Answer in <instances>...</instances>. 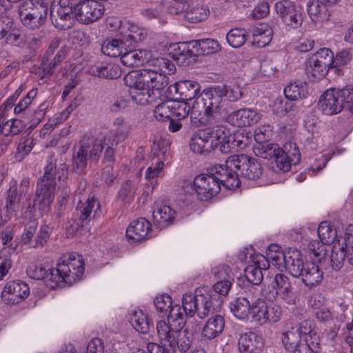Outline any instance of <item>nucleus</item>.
Segmentation results:
<instances>
[{"instance_id":"f257e3e1","label":"nucleus","mask_w":353,"mask_h":353,"mask_svg":"<svg viewBox=\"0 0 353 353\" xmlns=\"http://www.w3.org/2000/svg\"><path fill=\"white\" fill-rule=\"evenodd\" d=\"M243 88L237 84L223 88L216 86L202 90L192 106V109L203 114L199 122L203 125L214 124L223 121L227 114L224 108L223 97L225 96L232 102L239 101L243 97Z\"/></svg>"},{"instance_id":"f03ea898","label":"nucleus","mask_w":353,"mask_h":353,"mask_svg":"<svg viewBox=\"0 0 353 353\" xmlns=\"http://www.w3.org/2000/svg\"><path fill=\"white\" fill-rule=\"evenodd\" d=\"M222 165H215L214 172L210 174H199L193 181L194 189L201 201H208L221 190V185L228 190L238 188L239 181L230 176Z\"/></svg>"},{"instance_id":"7ed1b4c3","label":"nucleus","mask_w":353,"mask_h":353,"mask_svg":"<svg viewBox=\"0 0 353 353\" xmlns=\"http://www.w3.org/2000/svg\"><path fill=\"white\" fill-rule=\"evenodd\" d=\"M67 165L61 163L58 167L52 160L48 161L45 168V172L37 185L36 199L34 205H39V210L42 213H48L53 202L57 183L67 172Z\"/></svg>"},{"instance_id":"20e7f679","label":"nucleus","mask_w":353,"mask_h":353,"mask_svg":"<svg viewBox=\"0 0 353 353\" xmlns=\"http://www.w3.org/2000/svg\"><path fill=\"white\" fill-rule=\"evenodd\" d=\"M225 169L231 178L239 181L238 188L241 186L239 176L248 180H257L263 173V167L259 161L248 154H239L230 156L225 161Z\"/></svg>"},{"instance_id":"39448f33","label":"nucleus","mask_w":353,"mask_h":353,"mask_svg":"<svg viewBox=\"0 0 353 353\" xmlns=\"http://www.w3.org/2000/svg\"><path fill=\"white\" fill-rule=\"evenodd\" d=\"M103 149L101 141L83 137L79 145L74 148L72 170L79 174H85L88 163L92 165L98 163Z\"/></svg>"},{"instance_id":"423d86ee","label":"nucleus","mask_w":353,"mask_h":353,"mask_svg":"<svg viewBox=\"0 0 353 353\" xmlns=\"http://www.w3.org/2000/svg\"><path fill=\"white\" fill-rule=\"evenodd\" d=\"M353 103V88L347 85L342 89L327 90L319 101V109L327 115L336 114L343 109L350 110Z\"/></svg>"},{"instance_id":"0eeeda50","label":"nucleus","mask_w":353,"mask_h":353,"mask_svg":"<svg viewBox=\"0 0 353 353\" xmlns=\"http://www.w3.org/2000/svg\"><path fill=\"white\" fill-rule=\"evenodd\" d=\"M71 266H75V264H70ZM70 265L57 264V268L46 270L41 265L37 264H30L28 265L26 272L28 276L32 279L43 280L48 286L52 289L58 287L61 281L71 282L68 275L70 272Z\"/></svg>"},{"instance_id":"6e6552de","label":"nucleus","mask_w":353,"mask_h":353,"mask_svg":"<svg viewBox=\"0 0 353 353\" xmlns=\"http://www.w3.org/2000/svg\"><path fill=\"white\" fill-rule=\"evenodd\" d=\"M48 4L44 1H24L19 6L18 14L21 23L29 29L39 28L46 22Z\"/></svg>"},{"instance_id":"1a4fd4ad","label":"nucleus","mask_w":353,"mask_h":353,"mask_svg":"<svg viewBox=\"0 0 353 353\" xmlns=\"http://www.w3.org/2000/svg\"><path fill=\"white\" fill-rule=\"evenodd\" d=\"M74 17L82 24H89L99 19L104 13L103 5L97 0H79L73 8Z\"/></svg>"},{"instance_id":"9d476101","label":"nucleus","mask_w":353,"mask_h":353,"mask_svg":"<svg viewBox=\"0 0 353 353\" xmlns=\"http://www.w3.org/2000/svg\"><path fill=\"white\" fill-rule=\"evenodd\" d=\"M274 7L285 26L293 29L301 26L303 22V14L301 10L299 9L293 1L288 0L278 1Z\"/></svg>"},{"instance_id":"9b49d317","label":"nucleus","mask_w":353,"mask_h":353,"mask_svg":"<svg viewBox=\"0 0 353 353\" xmlns=\"http://www.w3.org/2000/svg\"><path fill=\"white\" fill-rule=\"evenodd\" d=\"M30 181L28 178H23L19 187L15 182L11 183L6 192L5 208L7 215L16 216L17 212L21 207V201L28 192Z\"/></svg>"},{"instance_id":"f8f14e48","label":"nucleus","mask_w":353,"mask_h":353,"mask_svg":"<svg viewBox=\"0 0 353 353\" xmlns=\"http://www.w3.org/2000/svg\"><path fill=\"white\" fill-rule=\"evenodd\" d=\"M163 68H145L139 71V85H145L154 93V90H163L169 84V77Z\"/></svg>"},{"instance_id":"ddd939ff","label":"nucleus","mask_w":353,"mask_h":353,"mask_svg":"<svg viewBox=\"0 0 353 353\" xmlns=\"http://www.w3.org/2000/svg\"><path fill=\"white\" fill-rule=\"evenodd\" d=\"M124 81L130 88V95L134 102L141 105L149 103L153 93L147 85H139V71L128 74Z\"/></svg>"},{"instance_id":"4468645a","label":"nucleus","mask_w":353,"mask_h":353,"mask_svg":"<svg viewBox=\"0 0 353 353\" xmlns=\"http://www.w3.org/2000/svg\"><path fill=\"white\" fill-rule=\"evenodd\" d=\"M301 154L299 149L294 143L285 144L283 149L276 154L273 161L276 168L283 172L290 170L292 165H296L299 163Z\"/></svg>"},{"instance_id":"2eb2a0df","label":"nucleus","mask_w":353,"mask_h":353,"mask_svg":"<svg viewBox=\"0 0 353 353\" xmlns=\"http://www.w3.org/2000/svg\"><path fill=\"white\" fill-rule=\"evenodd\" d=\"M253 319L260 325L273 323L279 321L282 309L279 305H268L264 301H259L252 310Z\"/></svg>"},{"instance_id":"dca6fc26","label":"nucleus","mask_w":353,"mask_h":353,"mask_svg":"<svg viewBox=\"0 0 353 353\" xmlns=\"http://www.w3.org/2000/svg\"><path fill=\"white\" fill-rule=\"evenodd\" d=\"M29 293L30 288L25 282L14 281L5 285L1 299L6 304H15L27 298Z\"/></svg>"},{"instance_id":"f3484780","label":"nucleus","mask_w":353,"mask_h":353,"mask_svg":"<svg viewBox=\"0 0 353 353\" xmlns=\"http://www.w3.org/2000/svg\"><path fill=\"white\" fill-rule=\"evenodd\" d=\"M261 115L256 110L250 108H243L228 114L224 117L228 123L233 126L245 127L254 125L259 121Z\"/></svg>"},{"instance_id":"a211bd4d","label":"nucleus","mask_w":353,"mask_h":353,"mask_svg":"<svg viewBox=\"0 0 353 353\" xmlns=\"http://www.w3.org/2000/svg\"><path fill=\"white\" fill-rule=\"evenodd\" d=\"M196 53L192 41L173 43L170 46V54L179 64L189 65L196 60Z\"/></svg>"},{"instance_id":"6ab92c4d","label":"nucleus","mask_w":353,"mask_h":353,"mask_svg":"<svg viewBox=\"0 0 353 353\" xmlns=\"http://www.w3.org/2000/svg\"><path fill=\"white\" fill-rule=\"evenodd\" d=\"M238 345L241 353H261L264 343L260 334L249 332L241 335Z\"/></svg>"},{"instance_id":"aec40b11","label":"nucleus","mask_w":353,"mask_h":353,"mask_svg":"<svg viewBox=\"0 0 353 353\" xmlns=\"http://www.w3.org/2000/svg\"><path fill=\"white\" fill-rule=\"evenodd\" d=\"M151 224L144 218L133 221L126 230V236L137 242L152 237Z\"/></svg>"},{"instance_id":"412c9836","label":"nucleus","mask_w":353,"mask_h":353,"mask_svg":"<svg viewBox=\"0 0 353 353\" xmlns=\"http://www.w3.org/2000/svg\"><path fill=\"white\" fill-rule=\"evenodd\" d=\"M50 17L54 26L60 30L70 28L76 19L72 8H50Z\"/></svg>"},{"instance_id":"4be33fe9","label":"nucleus","mask_w":353,"mask_h":353,"mask_svg":"<svg viewBox=\"0 0 353 353\" xmlns=\"http://www.w3.org/2000/svg\"><path fill=\"white\" fill-rule=\"evenodd\" d=\"M211 131L200 130L194 134L190 141V150L197 154H208L214 150L213 143H211Z\"/></svg>"},{"instance_id":"5701e85b","label":"nucleus","mask_w":353,"mask_h":353,"mask_svg":"<svg viewBox=\"0 0 353 353\" xmlns=\"http://www.w3.org/2000/svg\"><path fill=\"white\" fill-rule=\"evenodd\" d=\"M174 88L180 99L183 101H190L195 99V101L201 94L200 84L195 81L183 80L175 83L170 87Z\"/></svg>"},{"instance_id":"b1692460","label":"nucleus","mask_w":353,"mask_h":353,"mask_svg":"<svg viewBox=\"0 0 353 353\" xmlns=\"http://www.w3.org/2000/svg\"><path fill=\"white\" fill-rule=\"evenodd\" d=\"M279 25L272 21L268 24H260L259 27L254 28L252 30L253 43L258 48H263L271 41L273 32L277 30Z\"/></svg>"},{"instance_id":"393cba45","label":"nucleus","mask_w":353,"mask_h":353,"mask_svg":"<svg viewBox=\"0 0 353 353\" xmlns=\"http://www.w3.org/2000/svg\"><path fill=\"white\" fill-rule=\"evenodd\" d=\"M181 330L165 321H159L157 323V334L164 347H174V345L176 344L175 338Z\"/></svg>"},{"instance_id":"a878e982","label":"nucleus","mask_w":353,"mask_h":353,"mask_svg":"<svg viewBox=\"0 0 353 353\" xmlns=\"http://www.w3.org/2000/svg\"><path fill=\"white\" fill-rule=\"evenodd\" d=\"M285 268L294 277H300L305 267L302 255L296 248H289L285 251Z\"/></svg>"},{"instance_id":"bb28decb","label":"nucleus","mask_w":353,"mask_h":353,"mask_svg":"<svg viewBox=\"0 0 353 353\" xmlns=\"http://www.w3.org/2000/svg\"><path fill=\"white\" fill-rule=\"evenodd\" d=\"M150 53L144 50L136 48L124 49L121 56V63L127 67H139L148 61Z\"/></svg>"},{"instance_id":"cd10ccee","label":"nucleus","mask_w":353,"mask_h":353,"mask_svg":"<svg viewBox=\"0 0 353 353\" xmlns=\"http://www.w3.org/2000/svg\"><path fill=\"white\" fill-rule=\"evenodd\" d=\"M90 74L98 77L114 79L121 77V70L117 64L97 63L88 68Z\"/></svg>"},{"instance_id":"c85d7f7f","label":"nucleus","mask_w":353,"mask_h":353,"mask_svg":"<svg viewBox=\"0 0 353 353\" xmlns=\"http://www.w3.org/2000/svg\"><path fill=\"white\" fill-rule=\"evenodd\" d=\"M214 274L217 279H219L213 285L214 292L220 295L225 296L228 294L231 286V276L229 274V267L223 266L214 270Z\"/></svg>"},{"instance_id":"c756f323","label":"nucleus","mask_w":353,"mask_h":353,"mask_svg":"<svg viewBox=\"0 0 353 353\" xmlns=\"http://www.w3.org/2000/svg\"><path fill=\"white\" fill-rule=\"evenodd\" d=\"M100 204L97 199H88L85 202L79 201L77 206V214L82 222H87L91 219H95Z\"/></svg>"},{"instance_id":"7c9ffc66","label":"nucleus","mask_w":353,"mask_h":353,"mask_svg":"<svg viewBox=\"0 0 353 353\" xmlns=\"http://www.w3.org/2000/svg\"><path fill=\"white\" fill-rule=\"evenodd\" d=\"M301 281L307 287L319 284L323 278V273L314 263H306L302 270Z\"/></svg>"},{"instance_id":"2f4dec72","label":"nucleus","mask_w":353,"mask_h":353,"mask_svg":"<svg viewBox=\"0 0 353 353\" xmlns=\"http://www.w3.org/2000/svg\"><path fill=\"white\" fill-rule=\"evenodd\" d=\"M176 212L170 206L163 205L153 211V219L160 228H166L174 223Z\"/></svg>"},{"instance_id":"473e14b6","label":"nucleus","mask_w":353,"mask_h":353,"mask_svg":"<svg viewBox=\"0 0 353 353\" xmlns=\"http://www.w3.org/2000/svg\"><path fill=\"white\" fill-rule=\"evenodd\" d=\"M225 320L220 314H215L208 319L202 331L203 337L213 339L218 336L223 330Z\"/></svg>"},{"instance_id":"72a5a7b5","label":"nucleus","mask_w":353,"mask_h":353,"mask_svg":"<svg viewBox=\"0 0 353 353\" xmlns=\"http://www.w3.org/2000/svg\"><path fill=\"white\" fill-rule=\"evenodd\" d=\"M306 7L310 18L315 23L326 21L330 16L325 4L319 0L309 1Z\"/></svg>"},{"instance_id":"f704fd0d","label":"nucleus","mask_w":353,"mask_h":353,"mask_svg":"<svg viewBox=\"0 0 353 353\" xmlns=\"http://www.w3.org/2000/svg\"><path fill=\"white\" fill-rule=\"evenodd\" d=\"M73 263L75 264V266L70 265V272L68 274H66V275H68V277H70V279H73V281H71V282L61 281L59 283L58 287L62 288L64 285V283L72 285L74 283L79 281L82 276L84 272V265L81 259L79 258L78 259H76L74 256L73 258L70 256L69 259L67 261H64L62 263H60L59 264L70 265Z\"/></svg>"},{"instance_id":"c9c22d12","label":"nucleus","mask_w":353,"mask_h":353,"mask_svg":"<svg viewBox=\"0 0 353 353\" xmlns=\"http://www.w3.org/2000/svg\"><path fill=\"white\" fill-rule=\"evenodd\" d=\"M206 130L211 131V143H213V148L214 150L220 152V147L222 145H226L228 139L230 137L231 133L230 130L224 125H216L212 128H206Z\"/></svg>"},{"instance_id":"e433bc0d","label":"nucleus","mask_w":353,"mask_h":353,"mask_svg":"<svg viewBox=\"0 0 353 353\" xmlns=\"http://www.w3.org/2000/svg\"><path fill=\"white\" fill-rule=\"evenodd\" d=\"M230 309L232 314L239 319L245 320L248 318L252 306L246 299L237 297L230 303Z\"/></svg>"},{"instance_id":"4c0bfd02","label":"nucleus","mask_w":353,"mask_h":353,"mask_svg":"<svg viewBox=\"0 0 353 353\" xmlns=\"http://www.w3.org/2000/svg\"><path fill=\"white\" fill-rule=\"evenodd\" d=\"M146 32L137 26H131L128 32L122 35L123 43L130 48H136L146 38Z\"/></svg>"},{"instance_id":"58836bf2","label":"nucleus","mask_w":353,"mask_h":353,"mask_svg":"<svg viewBox=\"0 0 353 353\" xmlns=\"http://www.w3.org/2000/svg\"><path fill=\"white\" fill-rule=\"evenodd\" d=\"M284 94L292 101L302 99L307 94V83L301 81L292 82L284 88Z\"/></svg>"},{"instance_id":"ea45409f","label":"nucleus","mask_w":353,"mask_h":353,"mask_svg":"<svg viewBox=\"0 0 353 353\" xmlns=\"http://www.w3.org/2000/svg\"><path fill=\"white\" fill-rule=\"evenodd\" d=\"M196 56L208 55L220 50L221 47L219 43L212 39H203L199 40H192Z\"/></svg>"},{"instance_id":"a19ab883","label":"nucleus","mask_w":353,"mask_h":353,"mask_svg":"<svg viewBox=\"0 0 353 353\" xmlns=\"http://www.w3.org/2000/svg\"><path fill=\"white\" fill-rule=\"evenodd\" d=\"M130 322L132 327L139 333L147 334L150 330V321L141 310H135L132 312Z\"/></svg>"},{"instance_id":"79ce46f5","label":"nucleus","mask_w":353,"mask_h":353,"mask_svg":"<svg viewBox=\"0 0 353 353\" xmlns=\"http://www.w3.org/2000/svg\"><path fill=\"white\" fill-rule=\"evenodd\" d=\"M124 49H128V47L123 43L122 37L106 40L101 46L102 52L111 57H121Z\"/></svg>"},{"instance_id":"37998d69","label":"nucleus","mask_w":353,"mask_h":353,"mask_svg":"<svg viewBox=\"0 0 353 353\" xmlns=\"http://www.w3.org/2000/svg\"><path fill=\"white\" fill-rule=\"evenodd\" d=\"M203 294H193L186 293L183 295L182 299V308L185 311V315L189 317L193 316L196 312L198 304L203 303Z\"/></svg>"},{"instance_id":"c03bdc74","label":"nucleus","mask_w":353,"mask_h":353,"mask_svg":"<svg viewBox=\"0 0 353 353\" xmlns=\"http://www.w3.org/2000/svg\"><path fill=\"white\" fill-rule=\"evenodd\" d=\"M227 141L226 145H222L220 147V152L222 154H228L232 150L244 149L248 145V138L241 132H236L231 134Z\"/></svg>"},{"instance_id":"a18cd8bd","label":"nucleus","mask_w":353,"mask_h":353,"mask_svg":"<svg viewBox=\"0 0 353 353\" xmlns=\"http://www.w3.org/2000/svg\"><path fill=\"white\" fill-rule=\"evenodd\" d=\"M209 14L208 6L197 4L187 8L185 18L189 22L196 23L206 19Z\"/></svg>"},{"instance_id":"49530a36","label":"nucleus","mask_w":353,"mask_h":353,"mask_svg":"<svg viewBox=\"0 0 353 353\" xmlns=\"http://www.w3.org/2000/svg\"><path fill=\"white\" fill-rule=\"evenodd\" d=\"M253 152L259 157L273 161L281 148L277 144L262 143L254 146Z\"/></svg>"},{"instance_id":"de8ad7c7","label":"nucleus","mask_w":353,"mask_h":353,"mask_svg":"<svg viewBox=\"0 0 353 353\" xmlns=\"http://www.w3.org/2000/svg\"><path fill=\"white\" fill-rule=\"evenodd\" d=\"M248 32L245 28H233L226 35V40L228 44L234 48L242 46L248 37Z\"/></svg>"},{"instance_id":"09e8293b","label":"nucleus","mask_w":353,"mask_h":353,"mask_svg":"<svg viewBox=\"0 0 353 353\" xmlns=\"http://www.w3.org/2000/svg\"><path fill=\"white\" fill-rule=\"evenodd\" d=\"M333 68L325 65L324 63H319L317 59L310 58L307 61L306 70L311 74L314 79L318 80L324 78L328 73V71Z\"/></svg>"},{"instance_id":"8fccbe9b","label":"nucleus","mask_w":353,"mask_h":353,"mask_svg":"<svg viewBox=\"0 0 353 353\" xmlns=\"http://www.w3.org/2000/svg\"><path fill=\"white\" fill-rule=\"evenodd\" d=\"M193 339V334L188 330V329H182L179 331L177 337L175 338L174 347H170L172 352H175L178 348L182 352L188 351L192 345Z\"/></svg>"},{"instance_id":"3c124183","label":"nucleus","mask_w":353,"mask_h":353,"mask_svg":"<svg viewBox=\"0 0 353 353\" xmlns=\"http://www.w3.org/2000/svg\"><path fill=\"white\" fill-rule=\"evenodd\" d=\"M347 262L342 243H335L330 254V266L335 271L339 270Z\"/></svg>"},{"instance_id":"603ef678","label":"nucleus","mask_w":353,"mask_h":353,"mask_svg":"<svg viewBox=\"0 0 353 353\" xmlns=\"http://www.w3.org/2000/svg\"><path fill=\"white\" fill-rule=\"evenodd\" d=\"M187 316L182 307L179 305H174L169 310L168 322L174 326H177L178 329H183Z\"/></svg>"},{"instance_id":"864d4df0","label":"nucleus","mask_w":353,"mask_h":353,"mask_svg":"<svg viewBox=\"0 0 353 353\" xmlns=\"http://www.w3.org/2000/svg\"><path fill=\"white\" fill-rule=\"evenodd\" d=\"M352 60V54L350 50L343 49L338 52L333 59V69L337 74L341 73L342 68L348 65Z\"/></svg>"},{"instance_id":"5fc2aeb1","label":"nucleus","mask_w":353,"mask_h":353,"mask_svg":"<svg viewBox=\"0 0 353 353\" xmlns=\"http://www.w3.org/2000/svg\"><path fill=\"white\" fill-rule=\"evenodd\" d=\"M317 232L320 240L325 244L334 243L336 237V230L326 221L320 223Z\"/></svg>"},{"instance_id":"6e6d98bb","label":"nucleus","mask_w":353,"mask_h":353,"mask_svg":"<svg viewBox=\"0 0 353 353\" xmlns=\"http://www.w3.org/2000/svg\"><path fill=\"white\" fill-rule=\"evenodd\" d=\"M186 101L171 100L172 118L177 120H182L186 118L190 111V105Z\"/></svg>"},{"instance_id":"4d7b16f0","label":"nucleus","mask_w":353,"mask_h":353,"mask_svg":"<svg viewBox=\"0 0 353 353\" xmlns=\"http://www.w3.org/2000/svg\"><path fill=\"white\" fill-rule=\"evenodd\" d=\"M282 342L285 348L289 352H291L298 345L303 343V339L299 332L296 331L294 327H292L290 330L283 333Z\"/></svg>"},{"instance_id":"13d9d810","label":"nucleus","mask_w":353,"mask_h":353,"mask_svg":"<svg viewBox=\"0 0 353 353\" xmlns=\"http://www.w3.org/2000/svg\"><path fill=\"white\" fill-rule=\"evenodd\" d=\"M4 38H6L7 43L17 47H23L26 43L25 34L20 30L16 29L14 26L6 33V36Z\"/></svg>"},{"instance_id":"bf43d9fd","label":"nucleus","mask_w":353,"mask_h":353,"mask_svg":"<svg viewBox=\"0 0 353 353\" xmlns=\"http://www.w3.org/2000/svg\"><path fill=\"white\" fill-rule=\"evenodd\" d=\"M203 303L198 304L196 314L200 319H204L210 314H214L216 310L212 297L209 294H203Z\"/></svg>"},{"instance_id":"052dcab7","label":"nucleus","mask_w":353,"mask_h":353,"mask_svg":"<svg viewBox=\"0 0 353 353\" xmlns=\"http://www.w3.org/2000/svg\"><path fill=\"white\" fill-rule=\"evenodd\" d=\"M245 276L248 282L254 285H259L263 279L262 271L254 264L249 265L245 268Z\"/></svg>"},{"instance_id":"680f3d73","label":"nucleus","mask_w":353,"mask_h":353,"mask_svg":"<svg viewBox=\"0 0 353 353\" xmlns=\"http://www.w3.org/2000/svg\"><path fill=\"white\" fill-rule=\"evenodd\" d=\"M154 117L158 121H164L172 118L171 100L163 101L154 110Z\"/></svg>"},{"instance_id":"e2e57ef3","label":"nucleus","mask_w":353,"mask_h":353,"mask_svg":"<svg viewBox=\"0 0 353 353\" xmlns=\"http://www.w3.org/2000/svg\"><path fill=\"white\" fill-rule=\"evenodd\" d=\"M279 248L276 245H271L270 252L267 255L269 261H271L273 265L278 268L282 267L285 261V252L279 251Z\"/></svg>"},{"instance_id":"0e129e2a","label":"nucleus","mask_w":353,"mask_h":353,"mask_svg":"<svg viewBox=\"0 0 353 353\" xmlns=\"http://www.w3.org/2000/svg\"><path fill=\"white\" fill-rule=\"evenodd\" d=\"M37 95V91L31 90L28 92L26 96L19 102L14 108L15 114H22L23 115H29L30 110H28L29 105L32 103V100Z\"/></svg>"},{"instance_id":"69168bd1","label":"nucleus","mask_w":353,"mask_h":353,"mask_svg":"<svg viewBox=\"0 0 353 353\" xmlns=\"http://www.w3.org/2000/svg\"><path fill=\"white\" fill-rule=\"evenodd\" d=\"M310 58H314V60L317 59L319 63H324L325 65L333 68L334 52L330 48H322L312 54Z\"/></svg>"},{"instance_id":"338daca9","label":"nucleus","mask_w":353,"mask_h":353,"mask_svg":"<svg viewBox=\"0 0 353 353\" xmlns=\"http://www.w3.org/2000/svg\"><path fill=\"white\" fill-rule=\"evenodd\" d=\"M273 127L270 124L261 125L254 131V139L257 143L268 141L272 136Z\"/></svg>"},{"instance_id":"774afa93","label":"nucleus","mask_w":353,"mask_h":353,"mask_svg":"<svg viewBox=\"0 0 353 353\" xmlns=\"http://www.w3.org/2000/svg\"><path fill=\"white\" fill-rule=\"evenodd\" d=\"M37 228V223L35 221H29L25 226L24 231L21 235V241L24 245L32 248L34 240H32Z\"/></svg>"}]
</instances>
